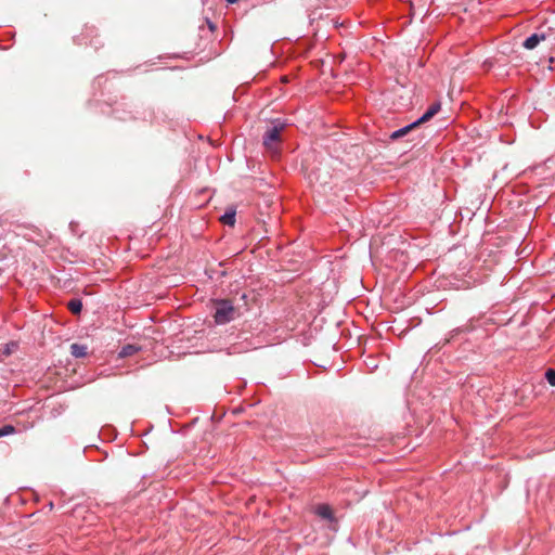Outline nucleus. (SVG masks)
<instances>
[{"instance_id": "obj_1", "label": "nucleus", "mask_w": 555, "mask_h": 555, "mask_svg": "<svg viewBox=\"0 0 555 555\" xmlns=\"http://www.w3.org/2000/svg\"><path fill=\"white\" fill-rule=\"evenodd\" d=\"M236 310L230 300H218L215 302V321L224 324L234 319Z\"/></svg>"}, {"instance_id": "obj_2", "label": "nucleus", "mask_w": 555, "mask_h": 555, "mask_svg": "<svg viewBox=\"0 0 555 555\" xmlns=\"http://www.w3.org/2000/svg\"><path fill=\"white\" fill-rule=\"evenodd\" d=\"M283 129V124L279 126H273L272 128L268 129L263 135V145L272 154H275L278 152V147L280 144V134Z\"/></svg>"}, {"instance_id": "obj_3", "label": "nucleus", "mask_w": 555, "mask_h": 555, "mask_svg": "<svg viewBox=\"0 0 555 555\" xmlns=\"http://www.w3.org/2000/svg\"><path fill=\"white\" fill-rule=\"evenodd\" d=\"M546 39V36L544 34H532L530 37H528L522 46L524 48L528 50L534 49L541 41H544Z\"/></svg>"}, {"instance_id": "obj_4", "label": "nucleus", "mask_w": 555, "mask_h": 555, "mask_svg": "<svg viewBox=\"0 0 555 555\" xmlns=\"http://www.w3.org/2000/svg\"><path fill=\"white\" fill-rule=\"evenodd\" d=\"M440 111V103H434L429 106V108L415 122H418V126L430 120L438 112Z\"/></svg>"}, {"instance_id": "obj_5", "label": "nucleus", "mask_w": 555, "mask_h": 555, "mask_svg": "<svg viewBox=\"0 0 555 555\" xmlns=\"http://www.w3.org/2000/svg\"><path fill=\"white\" fill-rule=\"evenodd\" d=\"M440 111V103H434L429 106V108L415 122H418V126L430 120L438 112Z\"/></svg>"}, {"instance_id": "obj_6", "label": "nucleus", "mask_w": 555, "mask_h": 555, "mask_svg": "<svg viewBox=\"0 0 555 555\" xmlns=\"http://www.w3.org/2000/svg\"><path fill=\"white\" fill-rule=\"evenodd\" d=\"M417 127H418V122H412V124H410V125H408V126H405V127H403V128H401L399 130L393 131L389 135V138L391 140H398L400 138H403V137L408 135L412 130L416 129Z\"/></svg>"}, {"instance_id": "obj_7", "label": "nucleus", "mask_w": 555, "mask_h": 555, "mask_svg": "<svg viewBox=\"0 0 555 555\" xmlns=\"http://www.w3.org/2000/svg\"><path fill=\"white\" fill-rule=\"evenodd\" d=\"M18 349V343L17 341H9L7 343L0 354V360H3L4 358L10 357L12 353H14Z\"/></svg>"}, {"instance_id": "obj_8", "label": "nucleus", "mask_w": 555, "mask_h": 555, "mask_svg": "<svg viewBox=\"0 0 555 555\" xmlns=\"http://www.w3.org/2000/svg\"><path fill=\"white\" fill-rule=\"evenodd\" d=\"M315 513L321 518L328 519V520L333 519L332 508L327 504L318 505L317 509H315Z\"/></svg>"}, {"instance_id": "obj_9", "label": "nucleus", "mask_w": 555, "mask_h": 555, "mask_svg": "<svg viewBox=\"0 0 555 555\" xmlns=\"http://www.w3.org/2000/svg\"><path fill=\"white\" fill-rule=\"evenodd\" d=\"M87 350H88V348L85 345H79V344H72L70 345V353L75 358H83V357H86L87 353H88Z\"/></svg>"}, {"instance_id": "obj_10", "label": "nucleus", "mask_w": 555, "mask_h": 555, "mask_svg": "<svg viewBox=\"0 0 555 555\" xmlns=\"http://www.w3.org/2000/svg\"><path fill=\"white\" fill-rule=\"evenodd\" d=\"M220 221L223 224L233 227L235 224V210L229 209L223 216L220 217Z\"/></svg>"}, {"instance_id": "obj_11", "label": "nucleus", "mask_w": 555, "mask_h": 555, "mask_svg": "<svg viewBox=\"0 0 555 555\" xmlns=\"http://www.w3.org/2000/svg\"><path fill=\"white\" fill-rule=\"evenodd\" d=\"M139 350H140V348L135 345H126L119 351V357L120 358L131 357L134 353H137Z\"/></svg>"}, {"instance_id": "obj_12", "label": "nucleus", "mask_w": 555, "mask_h": 555, "mask_svg": "<svg viewBox=\"0 0 555 555\" xmlns=\"http://www.w3.org/2000/svg\"><path fill=\"white\" fill-rule=\"evenodd\" d=\"M67 308L74 314H79L82 309V302L80 299H72L67 304Z\"/></svg>"}, {"instance_id": "obj_13", "label": "nucleus", "mask_w": 555, "mask_h": 555, "mask_svg": "<svg viewBox=\"0 0 555 555\" xmlns=\"http://www.w3.org/2000/svg\"><path fill=\"white\" fill-rule=\"evenodd\" d=\"M14 433H15V427L12 425H4V426L0 427V438L11 435V434H14Z\"/></svg>"}, {"instance_id": "obj_14", "label": "nucleus", "mask_w": 555, "mask_h": 555, "mask_svg": "<svg viewBox=\"0 0 555 555\" xmlns=\"http://www.w3.org/2000/svg\"><path fill=\"white\" fill-rule=\"evenodd\" d=\"M545 378L551 386L555 387V370L548 369L545 372Z\"/></svg>"}, {"instance_id": "obj_15", "label": "nucleus", "mask_w": 555, "mask_h": 555, "mask_svg": "<svg viewBox=\"0 0 555 555\" xmlns=\"http://www.w3.org/2000/svg\"><path fill=\"white\" fill-rule=\"evenodd\" d=\"M238 1H240V0H227V2H228V3H230V4L236 3V2H238Z\"/></svg>"}]
</instances>
